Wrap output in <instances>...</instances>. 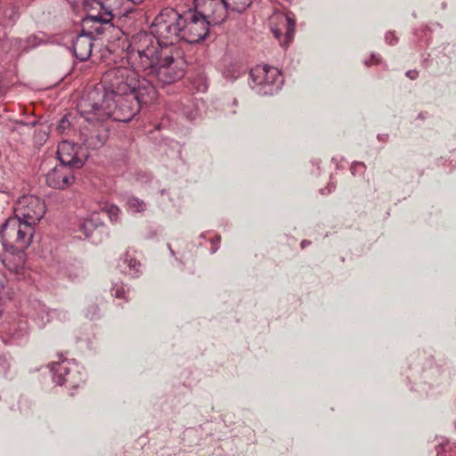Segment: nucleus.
<instances>
[{
    "instance_id": "c9c22d12",
    "label": "nucleus",
    "mask_w": 456,
    "mask_h": 456,
    "mask_svg": "<svg viewBox=\"0 0 456 456\" xmlns=\"http://www.w3.org/2000/svg\"><path fill=\"white\" fill-rule=\"evenodd\" d=\"M128 4H130L131 6H134V5H137V4H142L144 0H126Z\"/></svg>"
},
{
    "instance_id": "6e6552de",
    "label": "nucleus",
    "mask_w": 456,
    "mask_h": 456,
    "mask_svg": "<svg viewBox=\"0 0 456 456\" xmlns=\"http://www.w3.org/2000/svg\"><path fill=\"white\" fill-rule=\"evenodd\" d=\"M185 66L186 62L180 56V51L171 47V59L160 61L150 76L155 77L162 86L172 84L183 77Z\"/></svg>"
},
{
    "instance_id": "58836bf2",
    "label": "nucleus",
    "mask_w": 456,
    "mask_h": 456,
    "mask_svg": "<svg viewBox=\"0 0 456 456\" xmlns=\"http://www.w3.org/2000/svg\"><path fill=\"white\" fill-rule=\"evenodd\" d=\"M95 31H96L97 33H100V30H99V28H95Z\"/></svg>"
},
{
    "instance_id": "473e14b6",
    "label": "nucleus",
    "mask_w": 456,
    "mask_h": 456,
    "mask_svg": "<svg viewBox=\"0 0 456 456\" xmlns=\"http://www.w3.org/2000/svg\"><path fill=\"white\" fill-rule=\"evenodd\" d=\"M419 72L416 69L409 70L406 72V77L410 79L414 80L418 77Z\"/></svg>"
},
{
    "instance_id": "4468645a",
    "label": "nucleus",
    "mask_w": 456,
    "mask_h": 456,
    "mask_svg": "<svg viewBox=\"0 0 456 456\" xmlns=\"http://www.w3.org/2000/svg\"><path fill=\"white\" fill-rule=\"evenodd\" d=\"M69 365V363L65 361L52 364L53 381L60 386L78 387L79 384L84 381L83 376L77 368L71 369Z\"/></svg>"
},
{
    "instance_id": "9b49d317",
    "label": "nucleus",
    "mask_w": 456,
    "mask_h": 456,
    "mask_svg": "<svg viewBox=\"0 0 456 456\" xmlns=\"http://www.w3.org/2000/svg\"><path fill=\"white\" fill-rule=\"evenodd\" d=\"M45 214V203L37 197L29 196L24 197L19 201L14 216L35 227L44 217Z\"/></svg>"
},
{
    "instance_id": "f257e3e1",
    "label": "nucleus",
    "mask_w": 456,
    "mask_h": 456,
    "mask_svg": "<svg viewBox=\"0 0 456 456\" xmlns=\"http://www.w3.org/2000/svg\"><path fill=\"white\" fill-rule=\"evenodd\" d=\"M77 109L88 120L110 118L118 122H129L141 110L133 95L104 98L100 90L90 91L80 100Z\"/></svg>"
},
{
    "instance_id": "2eb2a0df",
    "label": "nucleus",
    "mask_w": 456,
    "mask_h": 456,
    "mask_svg": "<svg viewBox=\"0 0 456 456\" xmlns=\"http://www.w3.org/2000/svg\"><path fill=\"white\" fill-rule=\"evenodd\" d=\"M74 181L73 168L61 164L53 167L45 176L47 185L58 190L67 189L73 184Z\"/></svg>"
},
{
    "instance_id": "f3484780",
    "label": "nucleus",
    "mask_w": 456,
    "mask_h": 456,
    "mask_svg": "<svg viewBox=\"0 0 456 456\" xmlns=\"http://www.w3.org/2000/svg\"><path fill=\"white\" fill-rule=\"evenodd\" d=\"M130 95L134 96L135 101L139 102L140 108L154 101L157 96V91L152 83L146 78H139L136 77L134 89L132 90Z\"/></svg>"
},
{
    "instance_id": "9d476101",
    "label": "nucleus",
    "mask_w": 456,
    "mask_h": 456,
    "mask_svg": "<svg viewBox=\"0 0 456 456\" xmlns=\"http://www.w3.org/2000/svg\"><path fill=\"white\" fill-rule=\"evenodd\" d=\"M81 116L87 122L86 125L80 128V140L82 143L87 148L96 150L104 145L109 138V131L105 126L102 123L97 125L93 124L96 121L88 120L85 115L80 112ZM103 120H97V122H102Z\"/></svg>"
},
{
    "instance_id": "b1692460",
    "label": "nucleus",
    "mask_w": 456,
    "mask_h": 456,
    "mask_svg": "<svg viewBox=\"0 0 456 456\" xmlns=\"http://www.w3.org/2000/svg\"><path fill=\"white\" fill-rule=\"evenodd\" d=\"M100 209L102 212H104L109 216V218L111 222L118 221L120 213V209L118 206L110 203H104L100 207Z\"/></svg>"
},
{
    "instance_id": "c85d7f7f",
    "label": "nucleus",
    "mask_w": 456,
    "mask_h": 456,
    "mask_svg": "<svg viewBox=\"0 0 456 456\" xmlns=\"http://www.w3.org/2000/svg\"><path fill=\"white\" fill-rule=\"evenodd\" d=\"M386 41L389 44V45H395L397 42H398V37H396V35L395 34V32H392V31H389L386 34Z\"/></svg>"
},
{
    "instance_id": "cd10ccee",
    "label": "nucleus",
    "mask_w": 456,
    "mask_h": 456,
    "mask_svg": "<svg viewBox=\"0 0 456 456\" xmlns=\"http://www.w3.org/2000/svg\"><path fill=\"white\" fill-rule=\"evenodd\" d=\"M125 263H127V266L130 270H133L134 273H138L141 267L140 262L134 258H128V256H126Z\"/></svg>"
},
{
    "instance_id": "1a4fd4ad",
    "label": "nucleus",
    "mask_w": 456,
    "mask_h": 456,
    "mask_svg": "<svg viewBox=\"0 0 456 456\" xmlns=\"http://www.w3.org/2000/svg\"><path fill=\"white\" fill-rule=\"evenodd\" d=\"M255 86L263 94H273L281 88V76L278 69L269 66H258L250 71Z\"/></svg>"
},
{
    "instance_id": "0eeeda50",
    "label": "nucleus",
    "mask_w": 456,
    "mask_h": 456,
    "mask_svg": "<svg viewBox=\"0 0 456 456\" xmlns=\"http://www.w3.org/2000/svg\"><path fill=\"white\" fill-rule=\"evenodd\" d=\"M182 40L189 44H197L206 38L209 33L211 21L200 12L188 10L183 13Z\"/></svg>"
},
{
    "instance_id": "72a5a7b5",
    "label": "nucleus",
    "mask_w": 456,
    "mask_h": 456,
    "mask_svg": "<svg viewBox=\"0 0 456 456\" xmlns=\"http://www.w3.org/2000/svg\"><path fill=\"white\" fill-rule=\"evenodd\" d=\"M378 63H379V59L374 54L371 55V60L370 61H365V64L368 66L371 65V64H378Z\"/></svg>"
},
{
    "instance_id": "bb28decb",
    "label": "nucleus",
    "mask_w": 456,
    "mask_h": 456,
    "mask_svg": "<svg viewBox=\"0 0 456 456\" xmlns=\"http://www.w3.org/2000/svg\"><path fill=\"white\" fill-rule=\"evenodd\" d=\"M70 126L68 115L64 116L58 123L57 130L60 134H64Z\"/></svg>"
},
{
    "instance_id": "c756f323",
    "label": "nucleus",
    "mask_w": 456,
    "mask_h": 456,
    "mask_svg": "<svg viewBox=\"0 0 456 456\" xmlns=\"http://www.w3.org/2000/svg\"><path fill=\"white\" fill-rule=\"evenodd\" d=\"M113 296L117 298H125L126 299V290L123 286L117 287L113 289Z\"/></svg>"
},
{
    "instance_id": "aec40b11",
    "label": "nucleus",
    "mask_w": 456,
    "mask_h": 456,
    "mask_svg": "<svg viewBox=\"0 0 456 456\" xmlns=\"http://www.w3.org/2000/svg\"><path fill=\"white\" fill-rule=\"evenodd\" d=\"M86 16L84 22H96L104 25H110L109 19L104 17L103 5L101 0H89L86 4Z\"/></svg>"
},
{
    "instance_id": "7c9ffc66",
    "label": "nucleus",
    "mask_w": 456,
    "mask_h": 456,
    "mask_svg": "<svg viewBox=\"0 0 456 456\" xmlns=\"http://www.w3.org/2000/svg\"><path fill=\"white\" fill-rule=\"evenodd\" d=\"M451 449H452V446L449 444L443 445L441 447V449L437 451V456H455V454L451 453V452L449 453V455H447L448 450H451Z\"/></svg>"
},
{
    "instance_id": "a878e982",
    "label": "nucleus",
    "mask_w": 456,
    "mask_h": 456,
    "mask_svg": "<svg viewBox=\"0 0 456 456\" xmlns=\"http://www.w3.org/2000/svg\"><path fill=\"white\" fill-rule=\"evenodd\" d=\"M127 207L131 211L134 213H139L145 210V203L142 200L135 197H131L128 199Z\"/></svg>"
},
{
    "instance_id": "f8f14e48",
    "label": "nucleus",
    "mask_w": 456,
    "mask_h": 456,
    "mask_svg": "<svg viewBox=\"0 0 456 456\" xmlns=\"http://www.w3.org/2000/svg\"><path fill=\"white\" fill-rule=\"evenodd\" d=\"M194 6L214 25L224 21L229 12L225 0H194Z\"/></svg>"
},
{
    "instance_id": "4be33fe9",
    "label": "nucleus",
    "mask_w": 456,
    "mask_h": 456,
    "mask_svg": "<svg viewBox=\"0 0 456 456\" xmlns=\"http://www.w3.org/2000/svg\"><path fill=\"white\" fill-rule=\"evenodd\" d=\"M229 11L242 13L252 4V0H225Z\"/></svg>"
},
{
    "instance_id": "dca6fc26",
    "label": "nucleus",
    "mask_w": 456,
    "mask_h": 456,
    "mask_svg": "<svg viewBox=\"0 0 456 456\" xmlns=\"http://www.w3.org/2000/svg\"><path fill=\"white\" fill-rule=\"evenodd\" d=\"M77 144L69 141H62L58 145L57 155L61 165L72 168H80L84 161L77 156Z\"/></svg>"
},
{
    "instance_id": "f704fd0d",
    "label": "nucleus",
    "mask_w": 456,
    "mask_h": 456,
    "mask_svg": "<svg viewBox=\"0 0 456 456\" xmlns=\"http://www.w3.org/2000/svg\"><path fill=\"white\" fill-rule=\"evenodd\" d=\"M88 219H94V223L102 222L101 218L99 217V213L97 212L92 213Z\"/></svg>"
},
{
    "instance_id": "2f4dec72",
    "label": "nucleus",
    "mask_w": 456,
    "mask_h": 456,
    "mask_svg": "<svg viewBox=\"0 0 456 456\" xmlns=\"http://www.w3.org/2000/svg\"><path fill=\"white\" fill-rule=\"evenodd\" d=\"M99 308L96 305H91L86 312V316L94 319L95 315H97Z\"/></svg>"
},
{
    "instance_id": "412c9836",
    "label": "nucleus",
    "mask_w": 456,
    "mask_h": 456,
    "mask_svg": "<svg viewBox=\"0 0 456 456\" xmlns=\"http://www.w3.org/2000/svg\"><path fill=\"white\" fill-rule=\"evenodd\" d=\"M16 42L19 45V47L21 49V51L28 52L29 49L40 45L43 40L36 35H30L24 40L18 38L16 39Z\"/></svg>"
},
{
    "instance_id": "39448f33",
    "label": "nucleus",
    "mask_w": 456,
    "mask_h": 456,
    "mask_svg": "<svg viewBox=\"0 0 456 456\" xmlns=\"http://www.w3.org/2000/svg\"><path fill=\"white\" fill-rule=\"evenodd\" d=\"M137 73L126 67H116L104 73L100 90L105 97L127 96L134 89Z\"/></svg>"
},
{
    "instance_id": "423d86ee",
    "label": "nucleus",
    "mask_w": 456,
    "mask_h": 456,
    "mask_svg": "<svg viewBox=\"0 0 456 456\" xmlns=\"http://www.w3.org/2000/svg\"><path fill=\"white\" fill-rule=\"evenodd\" d=\"M34 233V226L15 216L9 217L0 229L3 246L18 250L29 247Z\"/></svg>"
},
{
    "instance_id": "7ed1b4c3",
    "label": "nucleus",
    "mask_w": 456,
    "mask_h": 456,
    "mask_svg": "<svg viewBox=\"0 0 456 456\" xmlns=\"http://www.w3.org/2000/svg\"><path fill=\"white\" fill-rule=\"evenodd\" d=\"M183 13L172 8L163 9L154 19L151 26V33L162 45L174 47V44L182 40Z\"/></svg>"
},
{
    "instance_id": "a211bd4d",
    "label": "nucleus",
    "mask_w": 456,
    "mask_h": 456,
    "mask_svg": "<svg viewBox=\"0 0 456 456\" xmlns=\"http://www.w3.org/2000/svg\"><path fill=\"white\" fill-rule=\"evenodd\" d=\"M103 5L104 17L109 19L110 22L115 17L126 16L133 11V6L127 4L126 0H101Z\"/></svg>"
},
{
    "instance_id": "6ab92c4d",
    "label": "nucleus",
    "mask_w": 456,
    "mask_h": 456,
    "mask_svg": "<svg viewBox=\"0 0 456 456\" xmlns=\"http://www.w3.org/2000/svg\"><path fill=\"white\" fill-rule=\"evenodd\" d=\"M93 38L86 33L77 37L73 42V52L76 58L81 61L89 59L93 50Z\"/></svg>"
},
{
    "instance_id": "393cba45",
    "label": "nucleus",
    "mask_w": 456,
    "mask_h": 456,
    "mask_svg": "<svg viewBox=\"0 0 456 456\" xmlns=\"http://www.w3.org/2000/svg\"><path fill=\"white\" fill-rule=\"evenodd\" d=\"M103 224L102 222L94 223V219H86L81 224H80V231L84 233L86 237H90L92 235V232L99 226H102Z\"/></svg>"
},
{
    "instance_id": "4c0bfd02",
    "label": "nucleus",
    "mask_w": 456,
    "mask_h": 456,
    "mask_svg": "<svg viewBox=\"0 0 456 456\" xmlns=\"http://www.w3.org/2000/svg\"><path fill=\"white\" fill-rule=\"evenodd\" d=\"M220 240H221L220 236H217V237H216V240H217V241H220Z\"/></svg>"
},
{
    "instance_id": "ddd939ff",
    "label": "nucleus",
    "mask_w": 456,
    "mask_h": 456,
    "mask_svg": "<svg viewBox=\"0 0 456 456\" xmlns=\"http://www.w3.org/2000/svg\"><path fill=\"white\" fill-rule=\"evenodd\" d=\"M272 24V31L282 47L287 48L295 34V20L287 13H276Z\"/></svg>"
},
{
    "instance_id": "20e7f679",
    "label": "nucleus",
    "mask_w": 456,
    "mask_h": 456,
    "mask_svg": "<svg viewBox=\"0 0 456 456\" xmlns=\"http://www.w3.org/2000/svg\"><path fill=\"white\" fill-rule=\"evenodd\" d=\"M137 73L126 67H116L104 73L100 90L105 97L127 96L134 89Z\"/></svg>"
},
{
    "instance_id": "f03ea898",
    "label": "nucleus",
    "mask_w": 456,
    "mask_h": 456,
    "mask_svg": "<svg viewBox=\"0 0 456 456\" xmlns=\"http://www.w3.org/2000/svg\"><path fill=\"white\" fill-rule=\"evenodd\" d=\"M126 58L136 73L142 71L150 76L160 61L171 59V47L162 45L146 32H140L131 37Z\"/></svg>"
},
{
    "instance_id": "e433bc0d",
    "label": "nucleus",
    "mask_w": 456,
    "mask_h": 456,
    "mask_svg": "<svg viewBox=\"0 0 456 456\" xmlns=\"http://www.w3.org/2000/svg\"><path fill=\"white\" fill-rule=\"evenodd\" d=\"M310 244H311L310 240H304L301 241V248H305L306 246H308Z\"/></svg>"
},
{
    "instance_id": "5701e85b",
    "label": "nucleus",
    "mask_w": 456,
    "mask_h": 456,
    "mask_svg": "<svg viewBox=\"0 0 456 456\" xmlns=\"http://www.w3.org/2000/svg\"><path fill=\"white\" fill-rule=\"evenodd\" d=\"M4 17L9 24L13 25L20 18L19 6L14 4L6 6L4 10Z\"/></svg>"
}]
</instances>
